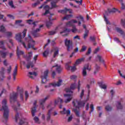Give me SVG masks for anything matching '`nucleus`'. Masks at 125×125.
Returning <instances> with one entry per match:
<instances>
[{"label":"nucleus","instance_id":"obj_41","mask_svg":"<svg viewBox=\"0 0 125 125\" xmlns=\"http://www.w3.org/2000/svg\"><path fill=\"white\" fill-rule=\"evenodd\" d=\"M20 94L21 100V101H23V100H24V98L23 97V90H20Z\"/></svg>","mask_w":125,"mask_h":125},{"label":"nucleus","instance_id":"obj_10","mask_svg":"<svg viewBox=\"0 0 125 125\" xmlns=\"http://www.w3.org/2000/svg\"><path fill=\"white\" fill-rule=\"evenodd\" d=\"M61 83H62V80L59 79V81L57 83H52L49 84V85H45V87H50V85H52L54 87L55 86H60L61 85Z\"/></svg>","mask_w":125,"mask_h":125},{"label":"nucleus","instance_id":"obj_40","mask_svg":"<svg viewBox=\"0 0 125 125\" xmlns=\"http://www.w3.org/2000/svg\"><path fill=\"white\" fill-rule=\"evenodd\" d=\"M72 16V15H67L63 18L62 20H69V19H70Z\"/></svg>","mask_w":125,"mask_h":125},{"label":"nucleus","instance_id":"obj_63","mask_svg":"<svg viewBox=\"0 0 125 125\" xmlns=\"http://www.w3.org/2000/svg\"><path fill=\"white\" fill-rule=\"evenodd\" d=\"M6 34L7 37H11L12 36V33L10 32H7Z\"/></svg>","mask_w":125,"mask_h":125},{"label":"nucleus","instance_id":"obj_38","mask_svg":"<svg viewBox=\"0 0 125 125\" xmlns=\"http://www.w3.org/2000/svg\"><path fill=\"white\" fill-rule=\"evenodd\" d=\"M82 76H83V77H86L87 76V72L85 68H83Z\"/></svg>","mask_w":125,"mask_h":125},{"label":"nucleus","instance_id":"obj_25","mask_svg":"<svg viewBox=\"0 0 125 125\" xmlns=\"http://www.w3.org/2000/svg\"><path fill=\"white\" fill-rule=\"evenodd\" d=\"M7 53L8 52H3V51H0V55L1 56L2 58H3L4 59L6 58V55H7Z\"/></svg>","mask_w":125,"mask_h":125},{"label":"nucleus","instance_id":"obj_64","mask_svg":"<svg viewBox=\"0 0 125 125\" xmlns=\"http://www.w3.org/2000/svg\"><path fill=\"white\" fill-rule=\"evenodd\" d=\"M114 42H121V41L119 40V38L115 37L114 38Z\"/></svg>","mask_w":125,"mask_h":125},{"label":"nucleus","instance_id":"obj_24","mask_svg":"<svg viewBox=\"0 0 125 125\" xmlns=\"http://www.w3.org/2000/svg\"><path fill=\"white\" fill-rule=\"evenodd\" d=\"M55 67H57L56 68L57 72L59 73V74H60L61 73V71H62V68H61V65H59L58 66V64H56L55 65H53L52 66V68H55Z\"/></svg>","mask_w":125,"mask_h":125},{"label":"nucleus","instance_id":"obj_44","mask_svg":"<svg viewBox=\"0 0 125 125\" xmlns=\"http://www.w3.org/2000/svg\"><path fill=\"white\" fill-rule=\"evenodd\" d=\"M40 2H41L40 1V0H38L37 2H35L32 4V7H36L37 5H38V4H40Z\"/></svg>","mask_w":125,"mask_h":125},{"label":"nucleus","instance_id":"obj_1","mask_svg":"<svg viewBox=\"0 0 125 125\" xmlns=\"http://www.w3.org/2000/svg\"><path fill=\"white\" fill-rule=\"evenodd\" d=\"M21 35V33H18L16 35V39L17 41H18L19 42H21L24 48H26L27 49H29V48H33V49L36 50L37 49L35 48V41L33 40L32 37H31L30 35H28V38H25V41H27L28 42L27 45L28 48H27V45H26L25 42H22V36Z\"/></svg>","mask_w":125,"mask_h":125},{"label":"nucleus","instance_id":"obj_20","mask_svg":"<svg viewBox=\"0 0 125 125\" xmlns=\"http://www.w3.org/2000/svg\"><path fill=\"white\" fill-rule=\"evenodd\" d=\"M54 50H55L54 52V55H53V58H55L56 56L59 54V49L58 48V47H55L54 48Z\"/></svg>","mask_w":125,"mask_h":125},{"label":"nucleus","instance_id":"obj_17","mask_svg":"<svg viewBox=\"0 0 125 125\" xmlns=\"http://www.w3.org/2000/svg\"><path fill=\"white\" fill-rule=\"evenodd\" d=\"M37 105V101H35L34 103V107H33L31 109V113L32 115V117H35V114L36 111H37V107L36 106Z\"/></svg>","mask_w":125,"mask_h":125},{"label":"nucleus","instance_id":"obj_50","mask_svg":"<svg viewBox=\"0 0 125 125\" xmlns=\"http://www.w3.org/2000/svg\"><path fill=\"white\" fill-rule=\"evenodd\" d=\"M76 88V83L71 84L70 85V89L74 90Z\"/></svg>","mask_w":125,"mask_h":125},{"label":"nucleus","instance_id":"obj_29","mask_svg":"<svg viewBox=\"0 0 125 125\" xmlns=\"http://www.w3.org/2000/svg\"><path fill=\"white\" fill-rule=\"evenodd\" d=\"M24 54V52L22 51H19V49L18 47H17V55L18 57H19L20 55H23Z\"/></svg>","mask_w":125,"mask_h":125},{"label":"nucleus","instance_id":"obj_47","mask_svg":"<svg viewBox=\"0 0 125 125\" xmlns=\"http://www.w3.org/2000/svg\"><path fill=\"white\" fill-rule=\"evenodd\" d=\"M8 4L12 8H14V5L13 4V1L11 0L9 1Z\"/></svg>","mask_w":125,"mask_h":125},{"label":"nucleus","instance_id":"obj_13","mask_svg":"<svg viewBox=\"0 0 125 125\" xmlns=\"http://www.w3.org/2000/svg\"><path fill=\"white\" fill-rule=\"evenodd\" d=\"M4 72H5V69L4 67H1L0 70V81H3V79H5Z\"/></svg>","mask_w":125,"mask_h":125},{"label":"nucleus","instance_id":"obj_60","mask_svg":"<svg viewBox=\"0 0 125 125\" xmlns=\"http://www.w3.org/2000/svg\"><path fill=\"white\" fill-rule=\"evenodd\" d=\"M29 74L31 76L33 75L35 76V77L37 76V72H29Z\"/></svg>","mask_w":125,"mask_h":125},{"label":"nucleus","instance_id":"obj_58","mask_svg":"<svg viewBox=\"0 0 125 125\" xmlns=\"http://www.w3.org/2000/svg\"><path fill=\"white\" fill-rule=\"evenodd\" d=\"M77 31H78V29L76 28V26H73V28L71 30V31L72 32V33H76Z\"/></svg>","mask_w":125,"mask_h":125},{"label":"nucleus","instance_id":"obj_14","mask_svg":"<svg viewBox=\"0 0 125 125\" xmlns=\"http://www.w3.org/2000/svg\"><path fill=\"white\" fill-rule=\"evenodd\" d=\"M63 96L66 99L64 101L65 103H69L72 100V95L70 94H64Z\"/></svg>","mask_w":125,"mask_h":125},{"label":"nucleus","instance_id":"obj_15","mask_svg":"<svg viewBox=\"0 0 125 125\" xmlns=\"http://www.w3.org/2000/svg\"><path fill=\"white\" fill-rule=\"evenodd\" d=\"M41 31V29L37 28L36 30H34L32 32V35L34 38H38V37H40V33L39 32Z\"/></svg>","mask_w":125,"mask_h":125},{"label":"nucleus","instance_id":"obj_16","mask_svg":"<svg viewBox=\"0 0 125 125\" xmlns=\"http://www.w3.org/2000/svg\"><path fill=\"white\" fill-rule=\"evenodd\" d=\"M70 32H71V29L66 28L63 31L61 32V34H62L64 33V34H62V37H67V36L69 35V33H70Z\"/></svg>","mask_w":125,"mask_h":125},{"label":"nucleus","instance_id":"obj_18","mask_svg":"<svg viewBox=\"0 0 125 125\" xmlns=\"http://www.w3.org/2000/svg\"><path fill=\"white\" fill-rule=\"evenodd\" d=\"M13 108L14 111L16 112V114L15 115V121L16 123H17V122H18V119H19V113L17 112V110H18V108H17V106H14Z\"/></svg>","mask_w":125,"mask_h":125},{"label":"nucleus","instance_id":"obj_39","mask_svg":"<svg viewBox=\"0 0 125 125\" xmlns=\"http://www.w3.org/2000/svg\"><path fill=\"white\" fill-rule=\"evenodd\" d=\"M74 112L75 113L77 117H80V111L78 110V108L76 107V108L74 109Z\"/></svg>","mask_w":125,"mask_h":125},{"label":"nucleus","instance_id":"obj_4","mask_svg":"<svg viewBox=\"0 0 125 125\" xmlns=\"http://www.w3.org/2000/svg\"><path fill=\"white\" fill-rule=\"evenodd\" d=\"M88 98H87L85 101H81L79 102L77 100H74L72 102V104L74 107H76L78 110H80V108H82V107H84L85 102L88 101Z\"/></svg>","mask_w":125,"mask_h":125},{"label":"nucleus","instance_id":"obj_28","mask_svg":"<svg viewBox=\"0 0 125 125\" xmlns=\"http://www.w3.org/2000/svg\"><path fill=\"white\" fill-rule=\"evenodd\" d=\"M33 57V53L32 52H30L28 53V56L26 57V61L29 62V61H31V58Z\"/></svg>","mask_w":125,"mask_h":125},{"label":"nucleus","instance_id":"obj_19","mask_svg":"<svg viewBox=\"0 0 125 125\" xmlns=\"http://www.w3.org/2000/svg\"><path fill=\"white\" fill-rule=\"evenodd\" d=\"M17 69H18V67L17 66V65L15 67L14 70L13 71V79L14 81H15L16 80V75H17Z\"/></svg>","mask_w":125,"mask_h":125},{"label":"nucleus","instance_id":"obj_54","mask_svg":"<svg viewBox=\"0 0 125 125\" xmlns=\"http://www.w3.org/2000/svg\"><path fill=\"white\" fill-rule=\"evenodd\" d=\"M77 19H78V20H81V21H83V17L82 16H79L76 17Z\"/></svg>","mask_w":125,"mask_h":125},{"label":"nucleus","instance_id":"obj_30","mask_svg":"<svg viewBox=\"0 0 125 125\" xmlns=\"http://www.w3.org/2000/svg\"><path fill=\"white\" fill-rule=\"evenodd\" d=\"M51 111H52V109L48 110L47 116V121H49L50 120V118L51 117Z\"/></svg>","mask_w":125,"mask_h":125},{"label":"nucleus","instance_id":"obj_32","mask_svg":"<svg viewBox=\"0 0 125 125\" xmlns=\"http://www.w3.org/2000/svg\"><path fill=\"white\" fill-rule=\"evenodd\" d=\"M117 104L116 105V106L118 110H122V109H123V105H122L121 102H117Z\"/></svg>","mask_w":125,"mask_h":125},{"label":"nucleus","instance_id":"obj_53","mask_svg":"<svg viewBox=\"0 0 125 125\" xmlns=\"http://www.w3.org/2000/svg\"><path fill=\"white\" fill-rule=\"evenodd\" d=\"M70 70H71V72H75V71H76V70H77V68H76V65H74L73 66H71Z\"/></svg>","mask_w":125,"mask_h":125},{"label":"nucleus","instance_id":"obj_2","mask_svg":"<svg viewBox=\"0 0 125 125\" xmlns=\"http://www.w3.org/2000/svg\"><path fill=\"white\" fill-rule=\"evenodd\" d=\"M0 111H4L3 117L5 120V125H7L6 122L8 120V117H9V108H8V105H7L6 99L2 101V107L0 105Z\"/></svg>","mask_w":125,"mask_h":125},{"label":"nucleus","instance_id":"obj_46","mask_svg":"<svg viewBox=\"0 0 125 125\" xmlns=\"http://www.w3.org/2000/svg\"><path fill=\"white\" fill-rule=\"evenodd\" d=\"M83 60V59H79L77 60L75 62V65H79V64H80Z\"/></svg>","mask_w":125,"mask_h":125},{"label":"nucleus","instance_id":"obj_33","mask_svg":"<svg viewBox=\"0 0 125 125\" xmlns=\"http://www.w3.org/2000/svg\"><path fill=\"white\" fill-rule=\"evenodd\" d=\"M4 42L3 41H0V48L3 49V50H6V48L4 47Z\"/></svg>","mask_w":125,"mask_h":125},{"label":"nucleus","instance_id":"obj_42","mask_svg":"<svg viewBox=\"0 0 125 125\" xmlns=\"http://www.w3.org/2000/svg\"><path fill=\"white\" fill-rule=\"evenodd\" d=\"M118 1H119V2L121 3V9H125V5L124 4V3L123 2V0H117Z\"/></svg>","mask_w":125,"mask_h":125},{"label":"nucleus","instance_id":"obj_49","mask_svg":"<svg viewBox=\"0 0 125 125\" xmlns=\"http://www.w3.org/2000/svg\"><path fill=\"white\" fill-rule=\"evenodd\" d=\"M105 110H106V111H112V107L110 105H106L105 106Z\"/></svg>","mask_w":125,"mask_h":125},{"label":"nucleus","instance_id":"obj_36","mask_svg":"<svg viewBox=\"0 0 125 125\" xmlns=\"http://www.w3.org/2000/svg\"><path fill=\"white\" fill-rule=\"evenodd\" d=\"M83 69H85L86 70H88V71H90L91 70V68L89 67V64L88 63L85 64L83 67Z\"/></svg>","mask_w":125,"mask_h":125},{"label":"nucleus","instance_id":"obj_22","mask_svg":"<svg viewBox=\"0 0 125 125\" xmlns=\"http://www.w3.org/2000/svg\"><path fill=\"white\" fill-rule=\"evenodd\" d=\"M98 84L100 87H101V88L102 89H106L107 88V85L104 84L103 82H99Z\"/></svg>","mask_w":125,"mask_h":125},{"label":"nucleus","instance_id":"obj_26","mask_svg":"<svg viewBox=\"0 0 125 125\" xmlns=\"http://www.w3.org/2000/svg\"><path fill=\"white\" fill-rule=\"evenodd\" d=\"M49 20L50 21H47L46 23V26L47 28H50V26H51L52 25V22H51V21H53V20H54V19H49Z\"/></svg>","mask_w":125,"mask_h":125},{"label":"nucleus","instance_id":"obj_5","mask_svg":"<svg viewBox=\"0 0 125 125\" xmlns=\"http://www.w3.org/2000/svg\"><path fill=\"white\" fill-rule=\"evenodd\" d=\"M116 11L117 10H116V9L115 8H113L112 9H108L107 11H105V14H104V18L107 25H111V23L110 22V21H109V20H108V19H107L106 16H108L109 15V13H114L116 12Z\"/></svg>","mask_w":125,"mask_h":125},{"label":"nucleus","instance_id":"obj_27","mask_svg":"<svg viewBox=\"0 0 125 125\" xmlns=\"http://www.w3.org/2000/svg\"><path fill=\"white\" fill-rule=\"evenodd\" d=\"M100 69V66H98L97 64H96L94 74L95 75H96V74H97V73H98V72L99 71Z\"/></svg>","mask_w":125,"mask_h":125},{"label":"nucleus","instance_id":"obj_45","mask_svg":"<svg viewBox=\"0 0 125 125\" xmlns=\"http://www.w3.org/2000/svg\"><path fill=\"white\" fill-rule=\"evenodd\" d=\"M90 108L91 109V111L89 112V114H91V113L94 111V106H93V104L90 105Z\"/></svg>","mask_w":125,"mask_h":125},{"label":"nucleus","instance_id":"obj_6","mask_svg":"<svg viewBox=\"0 0 125 125\" xmlns=\"http://www.w3.org/2000/svg\"><path fill=\"white\" fill-rule=\"evenodd\" d=\"M48 77V70H46L44 72L43 75L41 76L42 83H46V82H48L47 77Z\"/></svg>","mask_w":125,"mask_h":125},{"label":"nucleus","instance_id":"obj_35","mask_svg":"<svg viewBox=\"0 0 125 125\" xmlns=\"http://www.w3.org/2000/svg\"><path fill=\"white\" fill-rule=\"evenodd\" d=\"M49 53V49H47L43 53V56L44 57H47V55H48V54Z\"/></svg>","mask_w":125,"mask_h":125},{"label":"nucleus","instance_id":"obj_59","mask_svg":"<svg viewBox=\"0 0 125 125\" xmlns=\"http://www.w3.org/2000/svg\"><path fill=\"white\" fill-rule=\"evenodd\" d=\"M78 92H80V90L81 89V81H78Z\"/></svg>","mask_w":125,"mask_h":125},{"label":"nucleus","instance_id":"obj_48","mask_svg":"<svg viewBox=\"0 0 125 125\" xmlns=\"http://www.w3.org/2000/svg\"><path fill=\"white\" fill-rule=\"evenodd\" d=\"M66 25L69 27H71V26H73V23L72 22V21H68L66 23Z\"/></svg>","mask_w":125,"mask_h":125},{"label":"nucleus","instance_id":"obj_23","mask_svg":"<svg viewBox=\"0 0 125 125\" xmlns=\"http://www.w3.org/2000/svg\"><path fill=\"white\" fill-rule=\"evenodd\" d=\"M61 114H62L63 115L67 114L70 115L71 114V111L70 110H66L65 108H63V111H61Z\"/></svg>","mask_w":125,"mask_h":125},{"label":"nucleus","instance_id":"obj_56","mask_svg":"<svg viewBox=\"0 0 125 125\" xmlns=\"http://www.w3.org/2000/svg\"><path fill=\"white\" fill-rule=\"evenodd\" d=\"M65 66L66 70H71V66L69 65L68 63H66Z\"/></svg>","mask_w":125,"mask_h":125},{"label":"nucleus","instance_id":"obj_55","mask_svg":"<svg viewBox=\"0 0 125 125\" xmlns=\"http://www.w3.org/2000/svg\"><path fill=\"white\" fill-rule=\"evenodd\" d=\"M95 36H90V41L92 42H95Z\"/></svg>","mask_w":125,"mask_h":125},{"label":"nucleus","instance_id":"obj_7","mask_svg":"<svg viewBox=\"0 0 125 125\" xmlns=\"http://www.w3.org/2000/svg\"><path fill=\"white\" fill-rule=\"evenodd\" d=\"M64 42L65 45L67 48V51H70V49L73 48V42L71 40H68L67 39L64 40Z\"/></svg>","mask_w":125,"mask_h":125},{"label":"nucleus","instance_id":"obj_11","mask_svg":"<svg viewBox=\"0 0 125 125\" xmlns=\"http://www.w3.org/2000/svg\"><path fill=\"white\" fill-rule=\"evenodd\" d=\"M68 11H69V13L71 14L73 13V11L71 9H68L67 8H65L63 10H59L58 11L59 13H62V14H67L68 13Z\"/></svg>","mask_w":125,"mask_h":125},{"label":"nucleus","instance_id":"obj_62","mask_svg":"<svg viewBox=\"0 0 125 125\" xmlns=\"http://www.w3.org/2000/svg\"><path fill=\"white\" fill-rule=\"evenodd\" d=\"M25 100H27V99H28V97H29V93H28L27 91H25Z\"/></svg>","mask_w":125,"mask_h":125},{"label":"nucleus","instance_id":"obj_34","mask_svg":"<svg viewBox=\"0 0 125 125\" xmlns=\"http://www.w3.org/2000/svg\"><path fill=\"white\" fill-rule=\"evenodd\" d=\"M31 67V68L34 67V63H33V62H28L27 64L26 65L27 69H30Z\"/></svg>","mask_w":125,"mask_h":125},{"label":"nucleus","instance_id":"obj_3","mask_svg":"<svg viewBox=\"0 0 125 125\" xmlns=\"http://www.w3.org/2000/svg\"><path fill=\"white\" fill-rule=\"evenodd\" d=\"M58 2V1H52L51 2V7H49L48 5H46L44 6L43 9H44L45 11L44 13L42 14V15L44 16V15H46V14H48L49 13H50V12L49 11L50 9H52L53 8H56V7H58V6L56 5V3H57Z\"/></svg>","mask_w":125,"mask_h":125},{"label":"nucleus","instance_id":"obj_8","mask_svg":"<svg viewBox=\"0 0 125 125\" xmlns=\"http://www.w3.org/2000/svg\"><path fill=\"white\" fill-rule=\"evenodd\" d=\"M49 98V96H47L44 99H42L39 100V103L40 104V106L42 110H44L45 107L43 104L45 103V101H46L47 99H48Z\"/></svg>","mask_w":125,"mask_h":125},{"label":"nucleus","instance_id":"obj_52","mask_svg":"<svg viewBox=\"0 0 125 125\" xmlns=\"http://www.w3.org/2000/svg\"><path fill=\"white\" fill-rule=\"evenodd\" d=\"M86 50V46H83L81 50H80V52H83Z\"/></svg>","mask_w":125,"mask_h":125},{"label":"nucleus","instance_id":"obj_57","mask_svg":"<svg viewBox=\"0 0 125 125\" xmlns=\"http://www.w3.org/2000/svg\"><path fill=\"white\" fill-rule=\"evenodd\" d=\"M121 24L123 25V27L125 28V19L121 20Z\"/></svg>","mask_w":125,"mask_h":125},{"label":"nucleus","instance_id":"obj_43","mask_svg":"<svg viewBox=\"0 0 125 125\" xmlns=\"http://www.w3.org/2000/svg\"><path fill=\"white\" fill-rule=\"evenodd\" d=\"M0 32H1V33H4L5 32V27L3 25L0 26Z\"/></svg>","mask_w":125,"mask_h":125},{"label":"nucleus","instance_id":"obj_9","mask_svg":"<svg viewBox=\"0 0 125 125\" xmlns=\"http://www.w3.org/2000/svg\"><path fill=\"white\" fill-rule=\"evenodd\" d=\"M115 31L117 32V33H118V34H120L121 36H122V38L123 39H125V31H124L122 28L116 27H115Z\"/></svg>","mask_w":125,"mask_h":125},{"label":"nucleus","instance_id":"obj_31","mask_svg":"<svg viewBox=\"0 0 125 125\" xmlns=\"http://www.w3.org/2000/svg\"><path fill=\"white\" fill-rule=\"evenodd\" d=\"M59 102H60V103H63V100H62L61 98H58L57 99V100H56L55 101V105H57V104H58V103H59Z\"/></svg>","mask_w":125,"mask_h":125},{"label":"nucleus","instance_id":"obj_51","mask_svg":"<svg viewBox=\"0 0 125 125\" xmlns=\"http://www.w3.org/2000/svg\"><path fill=\"white\" fill-rule=\"evenodd\" d=\"M83 95H84V90H82V92L80 94V98L81 99H83Z\"/></svg>","mask_w":125,"mask_h":125},{"label":"nucleus","instance_id":"obj_21","mask_svg":"<svg viewBox=\"0 0 125 125\" xmlns=\"http://www.w3.org/2000/svg\"><path fill=\"white\" fill-rule=\"evenodd\" d=\"M97 59H98L99 62H101L102 63H103L104 64V66H106V65L105 64V61L102 58V56H101L99 55H97Z\"/></svg>","mask_w":125,"mask_h":125},{"label":"nucleus","instance_id":"obj_12","mask_svg":"<svg viewBox=\"0 0 125 125\" xmlns=\"http://www.w3.org/2000/svg\"><path fill=\"white\" fill-rule=\"evenodd\" d=\"M17 96H18V93L13 92L12 94L10 95V102H15V101H17Z\"/></svg>","mask_w":125,"mask_h":125},{"label":"nucleus","instance_id":"obj_61","mask_svg":"<svg viewBox=\"0 0 125 125\" xmlns=\"http://www.w3.org/2000/svg\"><path fill=\"white\" fill-rule=\"evenodd\" d=\"M49 34L50 36H52V35H55V34H56V31H50L49 32Z\"/></svg>","mask_w":125,"mask_h":125},{"label":"nucleus","instance_id":"obj_37","mask_svg":"<svg viewBox=\"0 0 125 125\" xmlns=\"http://www.w3.org/2000/svg\"><path fill=\"white\" fill-rule=\"evenodd\" d=\"M89 33V30L86 29L85 30L84 34L83 35V39H86L87 36H88V33Z\"/></svg>","mask_w":125,"mask_h":125}]
</instances>
